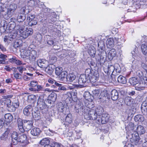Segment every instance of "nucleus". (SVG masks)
<instances>
[{
    "label": "nucleus",
    "instance_id": "1a4fd4ad",
    "mask_svg": "<svg viewBox=\"0 0 147 147\" xmlns=\"http://www.w3.org/2000/svg\"><path fill=\"white\" fill-rule=\"evenodd\" d=\"M33 33V30L32 28H26L25 30L22 31L20 34V36L24 38H26L32 34Z\"/></svg>",
    "mask_w": 147,
    "mask_h": 147
},
{
    "label": "nucleus",
    "instance_id": "4d7b16f0",
    "mask_svg": "<svg viewBox=\"0 0 147 147\" xmlns=\"http://www.w3.org/2000/svg\"><path fill=\"white\" fill-rule=\"evenodd\" d=\"M72 131H68L67 130H66L65 132L63 133V134L66 137H71L72 135Z\"/></svg>",
    "mask_w": 147,
    "mask_h": 147
},
{
    "label": "nucleus",
    "instance_id": "9d476101",
    "mask_svg": "<svg viewBox=\"0 0 147 147\" xmlns=\"http://www.w3.org/2000/svg\"><path fill=\"white\" fill-rule=\"evenodd\" d=\"M56 66L53 64H50L45 68V71L47 75L51 76L55 69Z\"/></svg>",
    "mask_w": 147,
    "mask_h": 147
},
{
    "label": "nucleus",
    "instance_id": "ea45409f",
    "mask_svg": "<svg viewBox=\"0 0 147 147\" xmlns=\"http://www.w3.org/2000/svg\"><path fill=\"white\" fill-rule=\"evenodd\" d=\"M72 116L71 114L69 113L65 117V122L66 123H71L72 122Z\"/></svg>",
    "mask_w": 147,
    "mask_h": 147
},
{
    "label": "nucleus",
    "instance_id": "f03ea898",
    "mask_svg": "<svg viewBox=\"0 0 147 147\" xmlns=\"http://www.w3.org/2000/svg\"><path fill=\"white\" fill-rule=\"evenodd\" d=\"M12 143V145H16L18 142L23 143V146H25L29 143L27 140V136L25 134L18 135L17 132H13L11 135Z\"/></svg>",
    "mask_w": 147,
    "mask_h": 147
},
{
    "label": "nucleus",
    "instance_id": "bb28decb",
    "mask_svg": "<svg viewBox=\"0 0 147 147\" xmlns=\"http://www.w3.org/2000/svg\"><path fill=\"white\" fill-rule=\"evenodd\" d=\"M89 109V108L86 106L83 107L82 108L78 109V110L79 111V113H78L80 114H84V115L86 113H88Z\"/></svg>",
    "mask_w": 147,
    "mask_h": 147
},
{
    "label": "nucleus",
    "instance_id": "a19ab883",
    "mask_svg": "<svg viewBox=\"0 0 147 147\" xmlns=\"http://www.w3.org/2000/svg\"><path fill=\"white\" fill-rule=\"evenodd\" d=\"M117 81L119 83L125 84L127 82L126 78L120 75L117 77Z\"/></svg>",
    "mask_w": 147,
    "mask_h": 147
},
{
    "label": "nucleus",
    "instance_id": "864d4df0",
    "mask_svg": "<svg viewBox=\"0 0 147 147\" xmlns=\"http://www.w3.org/2000/svg\"><path fill=\"white\" fill-rule=\"evenodd\" d=\"M28 100L32 102H34L36 101V96H35L32 94L28 96Z\"/></svg>",
    "mask_w": 147,
    "mask_h": 147
},
{
    "label": "nucleus",
    "instance_id": "6ab92c4d",
    "mask_svg": "<svg viewBox=\"0 0 147 147\" xmlns=\"http://www.w3.org/2000/svg\"><path fill=\"white\" fill-rule=\"evenodd\" d=\"M67 76V72L64 71H63L59 76L60 80L61 81L66 83Z\"/></svg>",
    "mask_w": 147,
    "mask_h": 147
},
{
    "label": "nucleus",
    "instance_id": "13d9d810",
    "mask_svg": "<svg viewBox=\"0 0 147 147\" xmlns=\"http://www.w3.org/2000/svg\"><path fill=\"white\" fill-rule=\"evenodd\" d=\"M8 8L11 9V10H12V11L15 12L16 9L17 8V5L16 4L12 3L9 5Z\"/></svg>",
    "mask_w": 147,
    "mask_h": 147
},
{
    "label": "nucleus",
    "instance_id": "e433bc0d",
    "mask_svg": "<svg viewBox=\"0 0 147 147\" xmlns=\"http://www.w3.org/2000/svg\"><path fill=\"white\" fill-rule=\"evenodd\" d=\"M83 96L86 100L89 101H91L92 100V96L91 95L90 92H84Z\"/></svg>",
    "mask_w": 147,
    "mask_h": 147
},
{
    "label": "nucleus",
    "instance_id": "0eeeda50",
    "mask_svg": "<svg viewBox=\"0 0 147 147\" xmlns=\"http://www.w3.org/2000/svg\"><path fill=\"white\" fill-rule=\"evenodd\" d=\"M97 115L95 111V110L89 109L88 113H85L84 115V117L88 120L92 119L95 120L97 118Z\"/></svg>",
    "mask_w": 147,
    "mask_h": 147
},
{
    "label": "nucleus",
    "instance_id": "dca6fc26",
    "mask_svg": "<svg viewBox=\"0 0 147 147\" xmlns=\"http://www.w3.org/2000/svg\"><path fill=\"white\" fill-rule=\"evenodd\" d=\"M14 12V11L8 7L6 12L3 15V17L5 19H8L12 16Z\"/></svg>",
    "mask_w": 147,
    "mask_h": 147
},
{
    "label": "nucleus",
    "instance_id": "c9c22d12",
    "mask_svg": "<svg viewBox=\"0 0 147 147\" xmlns=\"http://www.w3.org/2000/svg\"><path fill=\"white\" fill-rule=\"evenodd\" d=\"M139 82V80L137 78L133 77L129 79V82L132 85H136L138 84Z\"/></svg>",
    "mask_w": 147,
    "mask_h": 147
},
{
    "label": "nucleus",
    "instance_id": "7c9ffc66",
    "mask_svg": "<svg viewBox=\"0 0 147 147\" xmlns=\"http://www.w3.org/2000/svg\"><path fill=\"white\" fill-rule=\"evenodd\" d=\"M133 100L130 97H126L124 100L125 103L128 106H130L133 104Z\"/></svg>",
    "mask_w": 147,
    "mask_h": 147
},
{
    "label": "nucleus",
    "instance_id": "393cba45",
    "mask_svg": "<svg viewBox=\"0 0 147 147\" xmlns=\"http://www.w3.org/2000/svg\"><path fill=\"white\" fill-rule=\"evenodd\" d=\"M76 78V76L74 74H69L67 76V78L66 83H69L72 82Z\"/></svg>",
    "mask_w": 147,
    "mask_h": 147
},
{
    "label": "nucleus",
    "instance_id": "5701e85b",
    "mask_svg": "<svg viewBox=\"0 0 147 147\" xmlns=\"http://www.w3.org/2000/svg\"><path fill=\"white\" fill-rule=\"evenodd\" d=\"M4 117L5 121L7 123H11L13 119V116L9 113L6 114L4 116Z\"/></svg>",
    "mask_w": 147,
    "mask_h": 147
},
{
    "label": "nucleus",
    "instance_id": "412c9836",
    "mask_svg": "<svg viewBox=\"0 0 147 147\" xmlns=\"http://www.w3.org/2000/svg\"><path fill=\"white\" fill-rule=\"evenodd\" d=\"M111 96L112 99L113 100H117L119 97L118 93L117 91L114 89L111 91Z\"/></svg>",
    "mask_w": 147,
    "mask_h": 147
},
{
    "label": "nucleus",
    "instance_id": "423d86ee",
    "mask_svg": "<svg viewBox=\"0 0 147 147\" xmlns=\"http://www.w3.org/2000/svg\"><path fill=\"white\" fill-rule=\"evenodd\" d=\"M5 103L7 107L8 110L10 112H13L15 111L16 109L18 108L19 105V103L18 102L11 103L10 100L7 99Z\"/></svg>",
    "mask_w": 147,
    "mask_h": 147
},
{
    "label": "nucleus",
    "instance_id": "603ef678",
    "mask_svg": "<svg viewBox=\"0 0 147 147\" xmlns=\"http://www.w3.org/2000/svg\"><path fill=\"white\" fill-rule=\"evenodd\" d=\"M127 113L128 114V118H132L134 116L135 112L133 111V109H129L127 111Z\"/></svg>",
    "mask_w": 147,
    "mask_h": 147
},
{
    "label": "nucleus",
    "instance_id": "79ce46f5",
    "mask_svg": "<svg viewBox=\"0 0 147 147\" xmlns=\"http://www.w3.org/2000/svg\"><path fill=\"white\" fill-rule=\"evenodd\" d=\"M144 117L141 115H136L134 118V119L136 122L143 121L144 120Z\"/></svg>",
    "mask_w": 147,
    "mask_h": 147
},
{
    "label": "nucleus",
    "instance_id": "69168bd1",
    "mask_svg": "<svg viewBox=\"0 0 147 147\" xmlns=\"http://www.w3.org/2000/svg\"><path fill=\"white\" fill-rule=\"evenodd\" d=\"M14 76L16 79H21L22 75L21 74L17 73H14Z\"/></svg>",
    "mask_w": 147,
    "mask_h": 147
},
{
    "label": "nucleus",
    "instance_id": "4c0bfd02",
    "mask_svg": "<svg viewBox=\"0 0 147 147\" xmlns=\"http://www.w3.org/2000/svg\"><path fill=\"white\" fill-rule=\"evenodd\" d=\"M26 15H21L18 14L17 18V21L19 22H24L26 19Z\"/></svg>",
    "mask_w": 147,
    "mask_h": 147
},
{
    "label": "nucleus",
    "instance_id": "de8ad7c7",
    "mask_svg": "<svg viewBox=\"0 0 147 147\" xmlns=\"http://www.w3.org/2000/svg\"><path fill=\"white\" fill-rule=\"evenodd\" d=\"M57 98V95L54 92H52L49 96L48 98L51 99L54 102L56 100Z\"/></svg>",
    "mask_w": 147,
    "mask_h": 147
},
{
    "label": "nucleus",
    "instance_id": "338daca9",
    "mask_svg": "<svg viewBox=\"0 0 147 147\" xmlns=\"http://www.w3.org/2000/svg\"><path fill=\"white\" fill-rule=\"evenodd\" d=\"M127 127L130 130H133L134 129V124L132 122L129 123Z\"/></svg>",
    "mask_w": 147,
    "mask_h": 147
},
{
    "label": "nucleus",
    "instance_id": "58836bf2",
    "mask_svg": "<svg viewBox=\"0 0 147 147\" xmlns=\"http://www.w3.org/2000/svg\"><path fill=\"white\" fill-rule=\"evenodd\" d=\"M17 32L15 31H12L10 32L8 34L9 38L8 40L12 41L13 39L16 38L17 36Z\"/></svg>",
    "mask_w": 147,
    "mask_h": 147
},
{
    "label": "nucleus",
    "instance_id": "4be33fe9",
    "mask_svg": "<svg viewBox=\"0 0 147 147\" xmlns=\"http://www.w3.org/2000/svg\"><path fill=\"white\" fill-rule=\"evenodd\" d=\"M41 131L38 128H33L30 131L31 134L34 136H38L40 135Z\"/></svg>",
    "mask_w": 147,
    "mask_h": 147
},
{
    "label": "nucleus",
    "instance_id": "5fc2aeb1",
    "mask_svg": "<svg viewBox=\"0 0 147 147\" xmlns=\"http://www.w3.org/2000/svg\"><path fill=\"white\" fill-rule=\"evenodd\" d=\"M10 61L15 63L18 65H20L22 64V62L21 61L17 60L14 58H12L10 59Z\"/></svg>",
    "mask_w": 147,
    "mask_h": 147
},
{
    "label": "nucleus",
    "instance_id": "8fccbe9b",
    "mask_svg": "<svg viewBox=\"0 0 147 147\" xmlns=\"http://www.w3.org/2000/svg\"><path fill=\"white\" fill-rule=\"evenodd\" d=\"M55 73L56 74L57 76H59L60 74H61V73L63 71V68L61 67H55Z\"/></svg>",
    "mask_w": 147,
    "mask_h": 147
},
{
    "label": "nucleus",
    "instance_id": "a211bd4d",
    "mask_svg": "<svg viewBox=\"0 0 147 147\" xmlns=\"http://www.w3.org/2000/svg\"><path fill=\"white\" fill-rule=\"evenodd\" d=\"M116 55V52L115 49H112L109 50L108 55V59L111 61L112 60L113 58Z\"/></svg>",
    "mask_w": 147,
    "mask_h": 147
},
{
    "label": "nucleus",
    "instance_id": "f257e3e1",
    "mask_svg": "<svg viewBox=\"0 0 147 147\" xmlns=\"http://www.w3.org/2000/svg\"><path fill=\"white\" fill-rule=\"evenodd\" d=\"M105 42L101 40L98 42V47L99 52L96 57L97 63L98 64L104 63L106 61V53L104 51Z\"/></svg>",
    "mask_w": 147,
    "mask_h": 147
},
{
    "label": "nucleus",
    "instance_id": "473e14b6",
    "mask_svg": "<svg viewBox=\"0 0 147 147\" xmlns=\"http://www.w3.org/2000/svg\"><path fill=\"white\" fill-rule=\"evenodd\" d=\"M57 108L58 111L59 112H63L64 110V106L62 102H60L57 104Z\"/></svg>",
    "mask_w": 147,
    "mask_h": 147
},
{
    "label": "nucleus",
    "instance_id": "6e6552de",
    "mask_svg": "<svg viewBox=\"0 0 147 147\" xmlns=\"http://www.w3.org/2000/svg\"><path fill=\"white\" fill-rule=\"evenodd\" d=\"M27 19L28 21V24L29 26H32L37 23V18L34 14H30L27 16Z\"/></svg>",
    "mask_w": 147,
    "mask_h": 147
},
{
    "label": "nucleus",
    "instance_id": "774afa93",
    "mask_svg": "<svg viewBox=\"0 0 147 147\" xmlns=\"http://www.w3.org/2000/svg\"><path fill=\"white\" fill-rule=\"evenodd\" d=\"M141 65L142 67L147 72V63L142 62Z\"/></svg>",
    "mask_w": 147,
    "mask_h": 147
},
{
    "label": "nucleus",
    "instance_id": "e2e57ef3",
    "mask_svg": "<svg viewBox=\"0 0 147 147\" xmlns=\"http://www.w3.org/2000/svg\"><path fill=\"white\" fill-rule=\"evenodd\" d=\"M24 120L20 118H18L17 121L18 126L24 125Z\"/></svg>",
    "mask_w": 147,
    "mask_h": 147
},
{
    "label": "nucleus",
    "instance_id": "cd10ccee",
    "mask_svg": "<svg viewBox=\"0 0 147 147\" xmlns=\"http://www.w3.org/2000/svg\"><path fill=\"white\" fill-rule=\"evenodd\" d=\"M30 51L29 50H25L21 55V57L24 59H29L30 55Z\"/></svg>",
    "mask_w": 147,
    "mask_h": 147
},
{
    "label": "nucleus",
    "instance_id": "aec40b11",
    "mask_svg": "<svg viewBox=\"0 0 147 147\" xmlns=\"http://www.w3.org/2000/svg\"><path fill=\"white\" fill-rule=\"evenodd\" d=\"M109 117L108 115L107 114H103L101 118L100 119H98V121L100 123V122L102 124L106 123L108 121Z\"/></svg>",
    "mask_w": 147,
    "mask_h": 147
},
{
    "label": "nucleus",
    "instance_id": "37998d69",
    "mask_svg": "<svg viewBox=\"0 0 147 147\" xmlns=\"http://www.w3.org/2000/svg\"><path fill=\"white\" fill-rule=\"evenodd\" d=\"M77 92L74 91H72L71 92H69L67 93V95L69 97H70L72 99L74 98L75 100H76V99L77 98Z\"/></svg>",
    "mask_w": 147,
    "mask_h": 147
},
{
    "label": "nucleus",
    "instance_id": "7ed1b4c3",
    "mask_svg": "<svg viewBox=\"0 0 147 147\" xmlns=\"http://www.w3.org/2000/svg\"><path fill=\"white\" fill-rule=\"evenodd\" d=\"M89 82L88 77L84 74H81L78 79V82L79 85H76V88H82L86 86V84Z\"/></svg>",
    "mask_w": 147,
    "mask_h": 147
},
{
    "label": "nucleus",
    "instance_id": "c85d7f7f",
    "mask_svg": "<svg viewBox=\"0 0 147 147\" xmlns=\"http://www.w3.org/2000/svg\"><path fill=\"white\" fill-rule=\"evenodd\" d=\"M137 133L138 135H141L145 132V128L141 125H139L137 127Z\"/></svg>",
    "mask_w": 147,
    "mask_h": 147
},
{
    "label": "nucleus",
    "instance_id": "680f3d73",
    "mask_svg": "<svg viewBox=\"0 0 147 147\" xmlns=\"http://www.w3.org/2000/svg\"><path fill=\"white\" fill-rule=\"evenodd\" d=\"M57 61V58L55 56H51L50 57L49 61L53 63H54Z\"/></svg>",
    "mask_w": 147,
    "mask_h": 147
},
{
    "label": "nucleus",
    "instance_id": "052dcab7",
    "mask_svg": "<svg viewBox=\"0 0 147 147\" xmlns=\"http://www.w3.org/2000/svg\"><path fill=\"white\" fill-rule=\"evenodd\" d=\"M96 60V63H95L93 61H90V62H89V63H88L89 65L90 66H91L94 67H95L96 66H97V65L98 64V65L100 64V65H102L104 63H102V64H100V63L98 64Z\"/></svg>",
    "mask_w": 147,
    "mask_h": 147
},
{
    "label": "nucleus",
    "instance_id": "ddd939ff",
    "mask_svg": "<svg viewBox=\"0 0 147 147\" xmlns=\"http://www.w3.org/2000/svg\"><path fill=\"white\" fill-rule=\"evenodd\" d=\"M34 109L31 105H29L26 106L24 109L23 112L24 115L28 117L30 115V111H33Z\"/></svg>",
    "mask_w": 147,
    "mask_h": 147
},
{
    "label": "nucleus",
    "instance_id": "09e8293b",
    "mask_svg": "<svg viewBox=\"0 0 147 147\" xmlns=\"http://www.w3.org/2000/svg\"><path fill=\"white\" fill-rule=\"evenodd\" d=\"M49 140L48 139L45 138L42 139L40 142V144L42 145H48L49 143Z\"/></svg>",
    "mask_w": 147,
    "mask_h": 147
},
{
    "label": "nucleus",
    "instance_id": "b1692460",
    "mask_svg": "<svg viewBox=\"0 0 147 147\" xmlns=\"http://www.w3.org/2000/svg\"><path fill=\"white\" fill-rule=\"evenodd\" d=\"M30 55L29 57V60L30 61H34L37 57V53L36 51L32 50L30 51Z\"/></svg>",
    "mask_w": 147,
    "mask_h": 147
},
{
    "label": "nucleus",
    "instance_id": "f8f14e48",
    "mask_svg": "<svg viewBox=\"0 0 147 147\" xmlns=\"http://www.w3.org/2000/svg\"><path fill=\"white\" fill-rule=\"evenodd\" d=\"M23 122L24 126L26 131H29L33 127V123L31 121L24 119Z\"/></svg>",
    "mask_w": 147,
    "mask_h": 147
},
{
    "label": "nucleus",
    "instance_id": "9b49d317",
    "mask_svg": "<svg viewBox=\"0 0 147 147\" xmlns=\"http://www.w3.org/2000/svg\"><path fill=\"white\" fill-rule=\"evenodd\" d=\"M31 11L32 9L29 8L28 7L24 6L20 9L18 11L17 14L26 15V14H28Z\"/></svg>",
    "mask_w": 147,
    "mask_h": 147
},
{
    "label": "nucleus",
    "instance_id": "0e129e2a",
    "mask_svg": "<svg viewBox=\"0 0 147 147\" xmlns=\"http://www.w3.org/2000/svg\"><path fill=\"white\" fill-rule=\"evenodd\" d=\"M38 84V82L36 81H32L29 84V86L32 87H35Z\"/></svg>",
    "mask_w": 147,
    "mask_h": 147
},
{
    "label": "nucleus",
    "instance_id": "2eb2a0df",
    "mask_svg": "<svg viewBox=\"0 0 147 147\" xmlns=\"http://www.w3.org/2000/svg\"><path fill=\"white\" fill-rule=\"evenodd\" d=\"M48 62L44 59H39L38 61V66L41 68H45L48 65Z\"/></svg>",
    "mask_w": 147,
    "mask_h": 147
},
{
    "label": "nucleus",
    "instance_id": "39448f33",
    "mask_svg": "<svg viewBox=\"0 0 147 147\" xmlns=\"http://www.w3.org/2000/svg\"><path fill=\"white\" fill-rule=\"evenodd\" d=\"M130 142L134 145H137L142 142V140L140 138L139 135L136 132H134L129 136Z\"/></svg>",
    "mask_w": 147,
    "mask_h": 147
},
{
    "label": "nucleus",
    "instance_id": "a18cd8bd",
    "mask_svg": "<svg viewBox=\"0 0 147 147\" xmlns=\"http://www.w3.org/2000/svg\"><path fill=\"white\" fill-rule=\"evenodd\" d=\"M82 103L80 102H77L75 106V110L77 113H79V111L78 110V109L82 108L83 107H84Z\"/></svg>",
    "mask_w": 147,
    "mask_h": 147
},
{
    "label": "nucleus",
    "instance_id": "20e7f679",
    "mask_svg": "<svg viewBox=\"0 0 147 147\" xmlns=\"http://www.w3.org/2000/svg\"><path fill=\"white\" fill-rule=\"evenodd\" d=\"M37 107L41 111L43 114L47 113L48 111V108L46 104L45 103L44 100L41 99L39 97L37 102Z\"/></svg>",
    "mask_w": 147,
    "mask_h": 147
},
{
    "label": "nucleus",
    "instance_id": "bf43d9fd",
    "mask_svg": "<svg viewBox=\"0 0 147 147\" xmlns=\"http://www.w3.org/2000/svg\"><path fill=\"white\" fill-rule=\"evenodd\" d=\"M9 134V132L8 131H6L3 134V135L0 138L1 140H4L5 139L7 138L8 135Z\"/></svg>",
    "mask_w": 147,
    "mask_h": 147
},
{
    "label": "nucleus",
    "instance_id": "a878e982",
    "mask_svg": "<svg viewBox=\"0 0 147 147\" xmlns=\"http://www.w3.org/2000/svg\"><path fill=\"white\" fill-rule=\"evenodd\" d=\"M95 111L98 116L102 115L104 110L102 107L100 106H98L96 109Z\"/></svg>",
    "mask_w": 147,
    "mask_h": 147
},
{
    "label": "nucleus",
    "instance_id": "72a5a7b5",
    "mask_svg": "<svg viewBox=\"0 0 147 147\" xmlns=\"http://www.w3.org/2000/svg\"><path fill=\"white\" fill-rule=\"evenodd\" d=\"M88 53L90 55L93 57H95L96 51L94 46H91L89 47Z\"/></svg>",
    "mask_w": 147,
    "mask_h": 147
},
{
    "label": "nucleus",
    "instance_id": "c756f323",
    "mask_svg": "<svg viewBox=\"0 0 147 147\" xmlns=\"http://www.w3.org/2000/svg\"><path fill=\"white\" fill-rule=\"evenodd\" d=\"M34 78L33 74L26 73L23 76V78L25 81H28Z\"/></svg>",
    "mask_w": 147,
    "mask_h": 147
},
{
    "label": "nucleus",
    "instance_id": "3c124183",
    "mask_svg": "<svg viewBox=\"0 0 147 147\" xmlns=\"http://www.w3.org/2000/svg\"><path fill=\"white\" fill-rule=\"evenodd\" d=\"M142 52L144 55L147 54V46L145 44H142L141 46Z\"/></svg>",
    "mask_w": 147,
    "mask_h": 147
},
{
    "label": "nucleus",
    "instance_id": "2f4dec72",
    "mask_svg": "<svg viewBox=\"0 0 147 147\" xmlns=\"http://www.w3.org/2000/svg\"><path fill=\"white\" fill-rule=\"evenodd\" d=\"M106 44L108 47H112L114 45V39L112 38L108 39L106 42Z\"/></svg>",
    "mask_w": 147,
    "mask_h": 147
},
{
    "label": "nucleus",
    "instance_id": "f3484780",
    "mask_svg": "<svg viewBox=\"0 0 147 147\" xmlns=\"http://www.w3.org/2000/svg\"><path fill=\"white\" fill-rule=\"evenodd\" d=\"M99 76V74L98 73H93L92 75L88 77L89 82L92 83H94L96 82L98 78V76Z\"/></svg>",
    "mask_w": 147,
    "mask_h": 147
},
{
    "label": "nucleus",
    "instance_id": "4468645a",
    "mask_svg": "<svg viewBox=\"0 0 147 147\" xmlns=\"http://www.w3.org/2000/svg\"><path fill=\"white\" fill-rule=\"evenodd\" d=\"M33 118L35 120H38L40 118V113L37 108L35 107L32 112Z\"/></svg>",
    "mask_w": 147,
    "mask_h": 147
},
{
    "label": "nucleus",
    "instance_id": "49530a36",
    "mask_svg": "<svg viewBox=\"0 0 147 147\" xmlns=\"http://www.w3.org/2000/svg\"><path fill=\"white\" fill-rule=\"evenodd\" d=\"M24 28L25 27L23 26H21L19 25H17L16 26L15 29L18 30V32H19L20 34L24 29Z\"/></svg>",
    "mask_w": 147,
    "mask_h": 147
},
{
    "label": "nucleus",
    "instance_id": "f704fd0d",
    "mask_svg": "<svg viewBox=\"0 0 147 147\" xmlns=\"http://www.w3.org/2000/svg\"><path fill=\"white\" fill-rule=\"evenodd\" d=\"M92 97L93 98L97 99L99 97L100 91L98 90H94L92 91Z\"/></svg>",
    "mask_w": 147,
    "mask_h": 147
},
{
    "label": "nucleus",
    "instance_id": "6e6d98bb",
    "mask_svg": "<svg viewBox=\"0 0 147 147\" xmlns=\"http://www.w3.org/2000/svg\"><path fill=\"white\" fill-rule=\"evenodd\" d=\"M145 86H144L143 84H141V82L139 83V85H138L137 86H135V89L136 90H143Z\"/></svg>",
    "mask_w": 147,
    "mask_h": 147
},
{
    "label": "nucleus",
    "instance_id": "c03bdc74",
    "mask_svg": "<svg viewBox=\"0 0 147 147\" xmlns=\"http://www.w3.org/2000/svg\"><path fill=\"white\" fill-rule=\"evenodd\" d=\"M90 67L91 68H88L86 69L85 71V75H86V76H87L88 77L90 76V75H92L93 73H94L93 70L91 69L92 68L91 66Z\"/></svg>",
    "mask_w": 147,
    "mask_h": 147
}]
</instances>
